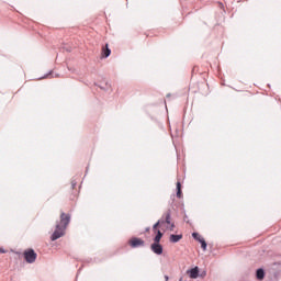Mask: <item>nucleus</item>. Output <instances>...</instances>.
I'll use <instances>...</instances> for the list:
<instances>
[{"label": "nucleus", "instance_id": "obj_1", "mask_svg": "<svg viewBox=\"0 0 281 281\" xmlns=\"http://www.w3.org/2000/svg\"><path fill=\"white\" fill-rule=\"evenodd\" d=\"M71 221V215L61 212L60 213V222L56 225L55 232L53 233L50 240H58V238H63L65 236V231L67 229V225Z\"/></svg>", "mask_w": 281, "mask_h": 281}, {"label": "nucleus", "instance_id": "obj_2", "mask_svg": "<svg viewBox=\"0 0 281 281\" xmlns=\"http://www.w3.org/2000/svg\"><path fill=\"white\" fill-rule=\"evenodd\" d=\"M23 256L25 262H27L29 265L36 262V258H38V255L32 248L24 250Z\"/></svg>", "mask_w": 281, "mask_h": 281}, {"label": "nucleus", "instance_id": "obj_3", "mask_svg": "<svg viewBox=\"0 0 281 281\" xmlns=\"http://www.w3.org/2000/svg\"><path fill=\"white\" fill-rule=\"evenodd\" d=\"M128 245L130 247L135 249L137 247H144L145 241L142 238L133 237L132 239L128 240Z\"/></svg>", "mask_w": 281, "mask_h": 281}, {"label": "nucleus", "instance_id": "obj_4", "mask_svg": "<svg viewBox=\"0 0 281 281\" xmlns=\"http://www.w3.org/2000/svg\"><path fill=\"white\" fill-rule=\"evenodd\" d=\"M151 251H154V254H157V256H161L164 254V246H161L159 243L154 241L151 244Z\"/></svg>", "mask_w": 281, "mask_h": 281}, {"label": "nucleus", "instance_id": "obj_5", "mask_svg": "<svg viewBox=\"0 0 281 281\" xmlns=\"http://www.w3.org/2000/svg\"><path fill=\"white\" fill-rule=\"evenodd\" d=\"M111 56V48H109V44H105L101 48V58H109Z\"/></svg>", "mask_w": 281, "mask_h": 281}, {"label": "nucleus", "instance_id": "obj_6", "mask_svg": "<svg viewBox=\"0 0 281 281\" xmlns=\"http://www.w3.org/2000/svg\"><path fill=\"white\" fill-rule=\"evenodd\" d=\"M187 273L189 274V278H191L192 280H196V278H199V267L188 270Z\"/></svg>", "mask_w": 281, "mask_h": 281}, {"label": "nucleus", "instance_id": "obj_7", "mask_svg": "<svg viewBox=\"0 0 281 281\" xmlns=\"http://www.w3.org/2000/svg\"><path fill=\"white\" fill-rule=\"evenodd\" d=\"M183 238V235H170L169 240L170 243H179Z\"/></svg>", "mask_w": 281, "mask_h": 281}, {"label": "nucleus", "instance_id": "obj_8", "mask_svg": "<svg viewBox=\"0 0 281 281\" xmlns=\"http://www.w3.org/2000/svg\"><path fill=\"white\" fill-rule=\"evenodd\" d=\"M156 237L154 238V243H160L164 237V233L161 231H156Z\"/></svg>", "mask_w": 281, "mask_h": 281}, {"label": "nucleus", "instance_id": "obj_9", "mask_svg": "<svg viewBox=\"0 0 281 281\" xmlns=\"http://www.w3.org/2000/svg\"><path fill=\"white\" fill-rule=\"evenodd\" d=\"M164 223H167V225H171V232L172 229L175 228V224L170 223V212L166 213V217H165V221Z\"/></svg>", "mask_w": 281, "mask_h": 281}, {"label": "nucleus", "instance_id": "obj_10", "mask_svg": "<svg viewBox=\"0 0 281 281\" xmlns=\"http://www.w3.org/2000/svg\"><path fill=\"white\" fill-rule=\"evenodd\" d=\"M257 279L265 280V270H262V269L257 270Z\"/></svg>", "mask_w": 281, "mask_h": 281}, {"label": "nucleus", "instance_id": "obj_11", "mask_svg": "<svg viewBox=\"0 0 281 281\" xmlns=\"http://www.w3.org/2000/svg\"><path fill=\"white\" fill-rule=\"evenodd\" d=\"M177 196L178 199H181V196H183V193H181V182H177Z\"/></svg>", "mask_w": 281, "mask_h": 281}, {"label": "nucleus", "instance_id": "obj_12", "mask_svg": "<svg viewBox=\"0 0 281 281\" xmlns=\"http://www.w3.org/2000/svg\"><path fill=\"white\" fill-rule=\"evenodd\" d=\"M192 237H193L195 240H199V243H201V240H203V237H201V235H199V233H193V234H192Z\"/></svg>", "mask_w": 281, "mask_h": 281}, {"label": "nucleus", "instance_id": "obj_13", "mask_svg": "<svg viewBox=\"0 0 281 281\" xmlns=\"http://www.w3.org/2000/svg\"><path fill=\"white\" fill-rule=\"evenodd\" d=\"M159 225H164V220L158 221V222L153 226L154 232H157V227H159Z\"/></svg>", "mask_w": 281, "mask_h": 281}, {"label": "nucleus", "instance_id": "obj_14", "mask_svg": "<svg viewBox=\"0 0 281 281\" xmlns=\"http://www.w3.org/2000/svg\"><path fill=\"white\" fill-rule=\"evenodd\" d=\"M200 243H201L202 249L205 251V249H207V243H205L204 238L200 239Z\"/></svg>", "mask_w": 281, "mask_h": 281}, {"label": "nucleus", "instance_id": "obj_15", "mask_svg": "<svg viewBox=\"0 0 281 281\" xmlns=\"http://www.w3.org/2000/svg\"><path fill=\"white\" fill-rule=\"evenodd\" d=\"M5 252H7L5 249L0 248V254H5Z\"/></svg>", "mask_w": 281, "mask_h": 281}, {"label": "nucleus", "instance_id": "obj_16", "mask_svg": "<svg viewBox=\"0 0 281 281\" xmlns=\"http://www.w3.org/2000/svg\"><path fill=\"white\" fill-rule=\"evenodd\" d=\"M72 188H76V182L72 181Z\"/></svg>", "mask_w": 281, "mask_h": 281}, {"label": "nucleus", "instance_id": "obj_17", "mask_svg": "<svg viewBox=\"0 0 281 281\" xmlns=\"http://www.w3.org/2000/svg\"><path fill=\"white\" fill-rule=\"evenodd\" d=\"M165 280H166V281H168V280H169L168 276H165Z\"/></svg>", "mask_w": 281, "mask_h": 281}]
</instances>
